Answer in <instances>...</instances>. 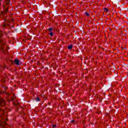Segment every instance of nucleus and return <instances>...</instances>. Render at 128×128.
I'll list each match as a JSON object with an SVG mask.
<instances>
[{"instance_id": "39448f33", "label": "nucleus", "mask_w": 128, "mask_h": 128, "mask_svg": "<svg viewBox=\"0 0 128 128\" xmlns=\"http://www.w3.org/2000/svg\"><path fill=\"white\" fill-rule=\"evenodd\" d=\"M6 104V100L4 98H0V106H4Z\"/></svg>"}, {"instance_id": "423d86ee", "label": "nucleus", "mask_w": 128, "mask_h": 128, "mask_svg": "<svg viewBox=\"0 0 128 128\" xmlns=\"http://www.w3.org/2000/svg\"><path fill=\"white\" fill-rule=\"evenodd\" d=\"M4 110L0 108V116H2V114H3V116H4Z\"/></svg>"}, {"instance_id": "ddd939ff", "label": "nucleus", "mask_w": 128, "mask_h": 128, "mask_svg": "<svg viewBox=\"0 0 128 128\" xmlns=\"http://www.w3.org/2000/svg\"><path fill=\"white\" fill-rule=\"evenodd\" d=\"M48 32H52V28H50L48 29Z\"/></svg>"}, {"instance_id": "f03ea898", "label": "nucleus", "mask_w": 128, "mask_h": 128, "mask_svg": "<svg viewBox=\"0 0 128 128\" xmlns=\"http://www.w3.org/2000/svg\"><path fill=\"white\" fill-rule=\"evenodd\" d=\"M10 0H4L3 3L4 10L0 12V16H6L8 14L10 8Z\"/></svg>"}, {"instance_id": "7ed1b4c3", "label": "nucleus", "mask_w": 128, "mask_h": 128, "mask_svg": "<svg viewBox=\"0 0 128 128\" xmlns=\"http://www.w3.org/2000/svg\"><path fill=\"white\" fill-rule=\"evenodd\" d=\"M6 122H8V118H3L0 123V128H8L6 126H8V124H6Z\"/></svg>"}, {"instance_id": "aec40b11", "label": "nucleus", "mask_w": 128, "mask_h": 128, "mask_svg": "<svg viewBox=\"0 0 128 128\" xmlns=\"http://www.w3.org/2000/svg\"><path fill=\"white\" fill-rule=\"evenodd\" d=\"M14 106H16V104H15L14 102Z\"/></svg>"}, {"instance_id": "9d476101", "label": "nucleus", "mask_w": 128, "mask_h": 128, "mask_svg": "<svg viewBox=\"0 0 128 128\" xmlns=\"http://www.w3.org/2000/svg\"><path fill=\"white\" fill-rule=\"evenodd\" d=\"M36 102H40V97H37L36 98Z\"/></svg>"}, {"instance_id": "dca6fc26", "label": "nucleus", "mask_w": 128, "mask_h": 128, "mask_svg": "<svg viewBox=\"0 0 128 128\" xmlns=\"http://www.w3.org/2000/svg\"><path fill=\"white\" fill-rule=\"evenodd\" d=\"M4 0H0V6H2V2Z\"/></svg>"}, {"instance_id": "6ab92c4d", "label": "nucleus", "mask_w": 128, "mask_h": 128, "mask_svg": "<svg viewBox=\"0 0 128 128\" xmlns=\"http://www.w3.org/2000/svg\"><path fill=\"white\" fill-rule=\"evenodd\" d=\"M74 120H72V121H71V122H74Z\"/></svg>"}, {"instance_id": "1a4fd4ad", "label": "nucleus", "mask_w": 128, "mask_h": 128, "mask_svg": "<svg viewBox=\"0 0 128 128\" xmlns=\"http://www.w3.org/2000/svg\"><path fill=\"white\" fill-rule=\"evenodd\" d=\"M72 45L70 44L68 46V50H72Z\"/></svg>"}, {"instance_id": "a211bd4d", "label": "nucleus", "mask_w": 128, "mask_h": 128, "mask_svg": "<svg viewBox=\"0 0 128 128\" xmlns=\"http://www.w3.org/2000/svg\"><path fill=\"white\" fill-rule=\"evenodd\" d=\"M52 126H53V128H56V125L54 124V125H52Z\"/></svg>"}, {"instance_id": "6e6552de", "label": "nucleus", "mask_w": 128, "mask_h": 128, "mask_svg": "<svg viewBox=\"0 0 128 128\" xmlns=\"http://www.w3.org/2000/svg\"><path fill=\"white\" fill-rule=\"evenodd\" d=\"M104 12H108V8H104Z\"/></svg>"}, {"instance_id": "f257e3e1", "label": "nucleus", "mask_w": 128, "mask_h": 128, "mask_svg": "<svg viewBox=\"0 0 128 128\" xmlns=\"http://www.w3.org/2000/svg\"><path fill=\"white\" fill-rule=\"evenodd\" d=\"M4 38V34L2 31L0 30V52L7 54H8V46L6 44V39L2 38Z\"/></svg>"}, {"instance_id": "f3484780", "label": "nucleus", "mask_w": 128, "mask_h": 128, "mask_svg": "<svg viewBox=\"0 0 128 128\" xmlns=\"http://www.w3.org/2000/svg\"><path fill=\"white\" fill-rule=\"evenodd\" d=\"M6 24H4L3 25V28H6Z\"/></svg>"}, {"instance_id": "9b49d317", "label": "nucleus", "mask_w": 128, "mask_h": 128, "mask_svg": "<svg viewBox=\"0 0 128 128\" xmlns=\"http://www.w3.org/2000/svg\"><path fill=\"white\" fill-rule=\"evenodd\" d=\"M85 14L87 16H90V14H88V12H85Z\"/></svg>"}, {"instance_id": "4468645a", "label": "nucleus", "mask_w": 128, "mask_h": 128, "mask_svg": "<svg viewBox=\"0 0 128 128\" xmlns=\"http://www.w3.org/2000/svg\"><path fill=\"white\" fill-rule=\"evenodd\" d=\"M14 98H11L10 102H14Z\"/></svg>"}, {"instance_id": "0eeeda50", "label": "nucleus", "mask_w": 128, "mask_h": 128, "mask_svg": "<svg viewBox=\"0 0 128 128\" xmlns=\"http://www.w3.org/2000/svg\"><path fill=\"white\" fill-rule=\"evenodd\" d=\"M14 62L15 64H16V66H18V64H20V60H18V59H15L14 60Z\"/></svg>"}, {"instance_id": "20e7f679", "label": "nucleus", "mask_w": 128, "mask_h": 128, "mask_svg": "<svg viewBox=\"0 0 128 128\" xmlns=\"http://www.w3.org/2000/svg\"><path fill=\"white\" fill-rule=\"evenodd\" d=\"M2 88L4 90L0 91V93L7 94V96H10V93H8V92H6V90H8V88L6 86H2Z\"/></svg>"}, {"instance_id": "2eb2a0df", "label": "nucleus", "mask_w": 128, "mask_h": 128, "mask_svg": "<svg viewBox=\"0 0 128 128\" xmlns=\"http://www.w3.org/2000/svg\"><path fill=\"white\" fill-rule=\"evenodd\" d=\"M8 22H14V19H12L10 21H8Z\"/></svg>"}, {"instance_id": "412c9836", "label": "nucleus", "mask_w": 128, "mask_h": 128, "mask_svg": "<svg viewBox=\"0 0 128 128\" xmlns=\"http://www.w3.org/2000/svg\"><path fill=\"white\" fill-rule=\"evenodd\" d=\"M30 20V17H29Z\"/></svg>"}, {"instance_id": "f8f14e48", "label": "nucleus", "mask_w": 128, "mask_h": 128, "mask_svg": "<svg viewBox=\"0 0 128 128\" xmlns=\"http://www.w3.org/2000/svg\"><path fill=\"white\" fill-rule=\"evenodd\" d=\"M50 36L52 37L54 36V33L52 32H51L49 34Z\"/></svg>"}]
</instances>
